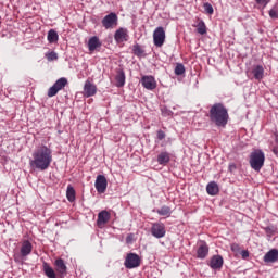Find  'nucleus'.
Listing matches in <instances>:
<instances>
[{
    "mask_svg": "<svg viewBox=\"0 0 278 278\" xmlns=\"http://www.w3.org/2000/svg\"><path fill=\"white\" fill-rule=\"evenodd\" d=\"M43 273L48 278H56L55 270L48 263H43Z\"/></svg>",
    "mask_w": 278,
    "mask_h": 278,
    "instance_id": "393cba45",
    "label": "nucleus"
},
{
    "mask_svg": "<svg viewBox=\"0 0 278 278\" xmlns=\"http://www.w3.org/2000/svg\"><path fill=\"white\" fill-rule=\"evenodd\" d=\"M151 235L157 239L164 238V236H166V226L162 223L152 224Z\"/></svg>",
    "mask_w": 278,
    "mask_h": 278,
    "instance_id": "1a4fd4ad",
    "label": "nucleus"
},
{
    "mask_svg": "<svg viewBox=\"0 0 278 278\" xmlns=\"http://www.w3.org/2000/svg\"><path fill=\"white\" fill-rule=\"evenodd\" d=\"M252 75H254V78L257 79L258 81L261 79H264V67L262 65H256L252 70Z\"/></svg>",
    "mask_w": 278,
    "mask_h": 278,
    "instance_id": "5701e85b",
    "label": "nucleus"
},
{
    "mask_svg": "<svg viewBox=\"0 0 278 278\" xmlns=\"http://www.w3.org/2000/svg\"><path fill=\"white\" fill-rule=\"evenodd\" d=\"M55 271L60 275V277H66V263H64V260L58 258L54 262Z\"/></svg>",
    "mask_w": 278,
    "mask_h": 278,
    "instance_id": "f3484780",
    "label": "nucleus"
},
{
    "mask_svg": "<svg viewBox=\"0 0 278 278\" xmlns=\"http://www.w3.org/2000/svg\"><path fill=\"white\" fill-rule=\"evenodd\" d=\"M46 58L48 60V62H53L55 60H58V53L52 51L46 54Z\"/></svg>",
    "mask_w": 278,
    "mask_h": 278,
    "instance_id": "7c9ffc66",
    "label": "nucleus"
},
{
    "mask_svg": "<svg viewBox=\"0 0 278 278\" xmlns=\"http://www.w3.org/2000/svg\"><path fill=\"white\" fill-rule=\"evenodd\" d=\"M66 86H68V79L62 77V78H59L52 87H50L48 89V97H55V94H58V92L60 90H64V88H66Z\"/></svg>",
    "mask_w": 278,
    "mask_h": 278,
    "instance_id": "20e7f679",
    "label": "nucleus"
},
{
    "mask_svg": "<svg viewBox=\"0 0 278 278\" xmlns=\"http://www.w3.org/2000/svg\"><path fill=\"white\" fill-rule=\"evenodd\" d=\"M175 75H184L186 73V67L181 63H177L174 70Z\"/></svg>",
    "mask_w": 278,
    "mask_h": 278,
    "instance_id": "c756f323",
    "label": "nucleus"
},
{
    "mask_svg": "<svg viewBox=\"0 0 278 278\" xmlns=\"http://www.w3.org/2000/svg\"><path fill=\"white\" fill-rule=\"evenodd\" d=\"M153 42L155 47H162L166 42V31L164 27H157L153 33Z\"/></svg>",
    "mask_w": 278,
    "mask_h": 278,
    "instance_id": "0eeeda50",
    "label": "nucleus"
},
{
    "mask_svg": "<svg viewBox=\"0 0 278 278\" xmlns=\"http://www.w3.org/2000/svg\"><path fill=\"white\" fill-rule=\"evenodd\" d=\"M210 253V247H207V243L203 242L199 245L197 251V256L199 260H205Z\"/></svg>",
    "mask_w": 278,
    "mask_h": 278,
    "instance_id": "a211bd4d",
    "label": "nucleus"
},
{
    "mask_svg": "<svg viewBox=\"0 0 278 278\" xmlns=\"http://www.w3.org/2000/svg\"><path fill=\"white\" fill-rule=\"evenodd\" d=\"M204 10L207 14H214V7L208 2L204 3Z\"/></svg>",
    "mask_w": 278,
    "mask_h": 278,
    "instance_id": "2f4dec72",
    "label": "nucleus"
},
{
    "mask_svg": "<svg viewBox=\"0 0 278 278\" xmlns=\"http://www.w3.org/2000/svg\"><path fill=\"white\" fill-rule=\"evenodd\" d=\"M224 260L220 255H214L211 257L208 266L213 270H220L223 268Z\"/></svg>",
    "mask_w": 278,
    "mask_h": 278,
    "instance_id": "2eb2a0df",
    "label": "nucleus"
},
{
    "mask_svg": "<svg viewBox=\"0 0 278 278\" xmlns=\"http://www.w3.org/2000/svg\"><path fill=\"white\" fill-rule=\"evenodd\" d=\"M241 256H242L243 260H247V257H249V251L243 250V251L241 252Z\"/></svg>",
    "mask_w": 278,
    "mask_h": 278,
    "instance_id": "4c0bfd02",
    "label": "nucleus"
},
{
    "mask_svg": "<svg viewBox=\"0 0 278 278\" xmlns=\"http://www.w3.org/2000/svg\"><path fill=\"white\" fill-rule=\"evenodd\" d=\"M157 138L159 140H164V138H166V132H164L163 130H159Z\"/></svg>",
    "mask_w": 278,
    "mask_h": 278,
    "instance_id": "f704fd0d",
    "label": "nucleus"
},
{
    "mask_svg": "<svg viewBox=\"0 0 278 278\" xmlns=\"http://www.w3.org/2000/svg\"><path fill=\"white\" fill-rule=\"evenodd\" d=\"M263 262H265V264H275V262H278V250L277 249L269 250L264 255Z\"/></svg>",
    "mask_w": 278,
    "mask_h": 278,
    "instance_id": "4468645a",
    "label": "nucleus"
},
{
    "mask_svg": "<svg viewBox=\"0 0 278 278\" xmlns=\"http://www.w3.org/2000/svg\"><path fill=\"white\" fill-rule=\"evenodd\" d=\"M132 52L137 58H142L144 55V49H142L138 43L132 47Z\"/></svg>",
    "mask_w": 278,
    "mask_h": 278,
    "instance_id": "c85d7f7f",
    "label": "nucleus"
},
{
    "mask_svg": "<svg viewBox=\"0 0 278 278\" xmlns=\"http://www.w3.org/2000/svg\"><path fill=\"white\" fill-rule=\"evenodd\" d=\"M115 38V42H127V40H129V33L127 30V28H119L115 31L114 35Z\"/></svg>",
    "mask_w": 278,
    "mask_h": 278,
    "instance_id": "ddd939ff",
    "label": "nucleus"
},
{
    "mask_svg": "<svg viewBox=\"0 0 278 278\" xmlns=\"http://www.w3.org/2000/svg\"><path fill=\"white\" fill-rule=\"evenodd\" d=\"M51 162H53V150L41 144L34 150L29 165L34 170H47L51 166Z\"/></svg>",
    "mask_w": 278,
    "mask_h": 278,
    "instance_id": "f257e3e1",
    "label": "nucleus"
},
{
    "mask_svg": "<svg viewBox=\"0 0 278 278\" xmlns=\"http://www.w3.org/2000/svg\"><path fill=\"white\" fill-rule=\"evenodd\" d=\"M140 256L136 253H128L126 255L124 266L125 268L131 269V268H138L140 266Z\"/></svg>",
    "mask_w": 278,
    "mask_h": 278,
    "instance_id": "423d86ee",
    "label": "nucleus"
},
{
    "mask_svg": "<svg viewBox=\"0 0 278 278\" xmlns=\"http://www.w3.org/2000/svg\"><path fill=\"white\" fill-rule=\"evenodd\" d=\"M99 47H101V41L99 40V37L93 36L89 39L88 41V49L89 51H97V49H99Z\"/></svg>",
    "mask_w": 278,
    "mask_h": 278,
    "instance_id": "aec40b11",
    "label": "nucleus"
},
{
    "mask_svg": "<svg viewBox=\"0 0 278 278\" xmlns=\"http://www.w3.org/2000/svg\"><path fill=\"white\" fill-rule=\"evenodd\" d=\"M269 16L270 18H278V9L277 7H274L269 11Z\"/></svg>",
    "mask_w": 278,
    "mask_h": 278,
    "instance_id": "473e14b6",
    "label": "nucleus"
},
{
    "mask_svg": "<svg viewBox=\"0 0 278 278\" xmlns=\"http://www.w3.org/2000/svg\"><path fill=\"white\" fill-rule=\"evenodd\" d=\"M141 84L146 90H155L157 88V81H155V77L153 76H143Z\"/></svg>",
    "mask_w": 278,
    "mask_h": 278,
    "instance_id": "f8f14e48",
    "label": "nucleus"
},
{
    "mask_svg": "<svg viewBox=\"0 0 278 278\" xmlns=\"http://www.w3.org/2000/svg\"><path fill=\"white\" fill-rule=\"evenodd\" d=\"M208 118L216 127H227L229 123V111L223 103H215L208 111Z\"/></svg>",
    "mask_w": 278,
    "mask_h": 278,
    "instance_id": "f03ea898",
    "label": "nucleus"
},
{
    "mask_svg": "<svg viewBox=\"0 0 278 278\" xmlns=\"http://www.w3.org/2000/svg\"><path fill=\"white\" fill-rule=\"evenodd\" d=\"M238 167L236 166V163H230L229 166H228V170L230 173H235V170L237 169Z\"/></svg>",
    "mask_w": 278,
    "mask_h": 278,
    "instance_id": "c9c22d12",
    "label": "nucleus"
},
{
    "mask_svg": "<svg viewBox=\"0 0 278 278\" xmlns=\"http://www.w3.org/2000/svg\"><path fill=\"white\" fill-rule=\"evenodd\" d=\"M94 186L99 194H104V192L108 190V178H105L103 175H98Z\"/></svg>",
    "mask_w": 278,
    "mask_h": 278,
    "instance_id": "9d476101",
    "label": "nucleus"
},
{
    "mask_svg": "<svg viewBox=\"0 0 278 278\" xmlns=\"http://www.w3.org/2000/svg\"><path fill=\"white\" fill-rule=\"evenodd\" d=\"M264 162H266V155L264 154V151L257 149L250 154V166L253 168V170H256V173L262 170L264 167Z\"/></svg>",
    "mask_w": 278,
    "mask_h": 278,
    "instance_id": "7ed1b4c3",
    "label": "nucleus"
},
{
    "mask_svg": "<svg viewBox=\"0 0 278 278\" xmlns=\"http://www.w3.org/2000/svg\"><path fill=\"white\" fill-rule=\"evenodd\" d=\"M168 162H170V153H168V152H161L157 155V163L161 166H166V164H168Z\"/></svg>",
    "mask_w": 278,
    "mask_h": 278,
    "instance_id": "412c9836",
    "label": "nucleus"
},
{
    "mask_svg": "<svg viewBox=\"0 0 278 278\" xmlns=\"http://www.w3.org/2000/svg\"><path fill=\"white\" fill-rule=\"evenodd\" d=\"M131 240H134V236H132V235H128V236L126 237V242H127V244H131Z\"/></svg>",
    "mask_w": 278,
    "mask_h": 278,
    "instance_id": "58836bf2",
    "label": "nucleus"
},
{
    "mask_svg": "<svg viewBox=\"0 0 278 278\" xmlns=\"http://www.w3.org/2000/svg\"><path fill=\"white\" fill-rule=\"evenodd\" d=\"M102 25L105 29H112L115 25H118V15L111 12L102 18Z\"/></svg>",
    "mask_w": 278,
    "mask_h": 278,
    "instance_id": "6e6552de",
    "label": "nucleus"
},
{
    "mask_svg": "<svg viewBox=\"0 0 278 278\" xmlns=\"http://www.w3.org/2000/svg\"><path fill=\"white\" fill-rule=\"evenodd\" d=\"M257 5H263V8H266L268 3H270V0H255Z\"/></svg>",
    "mask_w": 278,
    "mask_h": 278,
    "instance_id": "72a5a7b5",
    "label": "nucleus"
},
{
    "mask_svg": "<svg viewBox=\"0 0 278 278\" xmlns=\"http://www.w3.org/2000/svg\"><path fill=\"white\" fill-rule=\"evenodd\" d=\"M110 218H112V215L110 214V212H108L106 210L101 211L98 214V219H97V225L99 229H103V227H105V225L110 223Z\"/></svg>",
    "mask_w": 278,
    "mask_h": 278,
    "instance_id": "9b49d317",
    "label": "nucleus"
},
{
    "mask_svg": "<svg viewBox=\"0 0 278 278\" xmlns=\"http://www.w3.org/2000/svg\"><path fill=\"white\" fill-rule=\"evenodd\" d=\"M125 71L123 70H117L116 71V76H115V81H116V87L117 88H123L125 86Z\"/></svg>",
    "mask_w": 278,
    "mask_h": 278,
    "instance_id": "6ab92c4d",
    "label": "nucleus"
},
{
    "mask_svg": "<svg viewBox=\"0 0 278 278\" xmlns=\"http://www.w3.org/2000/svg\"><path fill=\"white\" fill-rule=\"evenodd\" d=\"M206 192L207 194H210L211 197H216V194H218L219 189H218V184H216V181H212L206 186Z\"/></svg>",
    "mask_w": 278,
    "mask_h": 278,
    "instance_id": "4be33fe9",
    "label": "nucleus"
},
{
    "mask_svg": "<svg viewBox=\"0 0 278 278\" xmlns=\"http://www.w3.org/2000/svg\"><path fill=\"white\" fill-rule=\"evenodd\" d=\"M231 251H240V245L238 243H232Z\"/></svg>",
    "mask_w": 278,
    "mask_h": 278,
    "instance_id": "e433bc0d",
    "label": "nucleus"
},
{
    "mask_svg": "<svg viewBox=\"0 0 278 278\" xmlns=\"http://www.w3.org/2000/svg\"><path fill=\"white\" fill-rule=\"evenodd\" d=\"M48 42H50V45H53L55 42H58V40H60V36L58 35V31H55L54 29H50L48 31Z\"/></svg>",
    "mask_w": 278,
    "mask_h": 278,
    "instance_id": "b1692460",
    "label": "nucleus"
},
{
    "mask_svg": "<svg viewBox=\"0 0 278 278\" xmlns=\"http://www.w3.org/2000/svg\"><path fill=\"white\" fill-rule=\"evenodd\" d=\"M85 97H94L97 94V85L92 84L90 80H86L84 85Z\"/></svg>",
    "mask_w": 278,
    "mask_h": 278,
    "instance_id": "dca6fc26",
    "label": "nucleus"
},
{
    "mask_svg": "<svg viewBox=\"0 0 278 278\" xmlns=\"http://www.w3.org/2000/svg\"><path fill=\"white\" fill-rule=\"evenodd\" d=\"M156 213L159 216H166V218H169L170 214H173V212L170 211L169 206H162L161 208L156 210Z\"/></svg>",
    "mask_w": 278,
    "mask_h": 278,
    "instance_id": "bb28decb",
    "label": "nucleus"
},
{
    "mask_svg": "<svg viewBox=\"0 0 278 278\" xmlns=\"http://www.w3.org/2000/svg\"><path fill=\"white\" fill-rule=\"evenodd\" d=\"M197 31L198 34H200L201 36H205V34H207V26H205V22L203 21H200L198 23V26H197Z\"/></svg>",
    "mask_w": 278,
    "mask_h": 278,
    "instance_id": "cd10ccee",
    "label": "nucleus"
},
{
    "mask_svg": "<svg viewBox=\"0 0 278 278\" xmlns=\"http://www.w3.org/2000/svg\"><path fill=\"white\" fill-rule=\"evenodd\" d=\"M33 249L34 245H31V242H29V240H24L22 242L20 254H14L13 256L15 262H21V257H27V255H31Z\"/></svg>",
    "mask_w": 278,
    "mask_h": 278,
    "instance_id": "39448f33",
    "label": "nucleus"
},
{
    "mask_svg": "<svg viewBox=\"0 0 278 278\" xmlns=\"http://www.w3.org/2000/svg\"><path fill=\"white\" fill-rule=\"evenodd\" d=\"M66 197L70 203H73L75 201V197H76L75 188H73V186L71 185L67 186Z\"/></svg>",
    "mask_w": 278,
    "mask_h": 278,
    "instance_id": "a878e982",
    "label": "nucleus"
}]
</instances>
